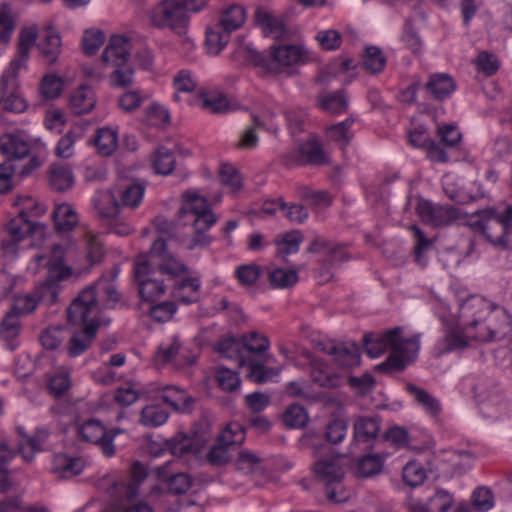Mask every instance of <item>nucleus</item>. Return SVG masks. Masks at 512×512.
I'll return each instance as SVG.
<instances>
[{"label": "nucleus", "instance_id": "052dcab7", "mask_svg": "<svg viewBox=\"0 0 512 512\" xmlns=\"http://www.w3.org/2000/svg\"><path fill=\"white\" fill-rule=\"evenodd\" d=\"M116 69L110 75V83L116 88H127L133 84L134 71L127 64L124 66H114Z\"/></svg>", "mask_w": 512, "mask_h": 512}, {"label": "nucleus", "instance_id": "72a5a7b5", "mask_svg": "<svg viewBox=\"0 0 512 512\" xmlns=\"http://www.w3.org/2000/svg\"><path fill=\"white\" fill-rule=\"evenodd\" d=\"M0 150L13 162L14 159L25 158L30 152V147L27 142L16 136L4 135L0 138Z\"/></svg>", "mask_w": 512, "mask_h": 512}, {"label": "nucleus", "instance_id": "e2e57ef3", "mask_svg": "<svg viewBox=\"0 0 512 512\" xmlns=\"http://www.w3.org/2000/svg\"><path fill=\"white\" fill-rule=\"evenodd\" d=\"M353 122V118H347L342 122L332 125L328 130L331 139L341 143L343 146H347L353 136L350 131Z\"/></svg>", "mask_w": 512, "mask_h": 512}, {"label": "nucleus", "instance_id": "58836bf2", "mask_svg": "<svg viewBox=\"0 0 512 512\" xmlns=\"http://www.w3.org/2000/svg\"><path fill=\"white\" fill-rule=\"evenodd\" d=\"M379 430L377 418L361 417L354 423V437L357 441L368 442L378 435Z\"/></svg>", "mask_w": 512, "mask_h": 512}, {"label": "nucleus", "instance_id": "6ab92c4d", "mask_svg": "<svg viewBox=\"0 0 512 512\" xmlns=\"http://www.w3.org/2000/svg\"><path fill=\"white\" fill-rule=\"evenodd\" d=\"M38 36L36 26L24 27L18 37L17 56L11 61L7 69L18 71L29 58V51L35 45Z\"/></svg>", "mask_w": 512, "mask_h": 512}, {"label": "nucleus", "instance_id": "a19ab883", "mask_svg": "<svg viewBox=\"0 0 512 512\" xmlns=\"http://www.w3.org/2000/svg\"><path fill=\"white\" fill-rule=\"evenodd\" d=\"M267 358L247 355L244 366L248 367V378L256 383H264L269 379L268 370L265 369Z\"/></svg>", "mask_w": 512, "mask_h": 512}, {"label": "nucleus", "instance_id": "9b49d317", "mask_svg": "<svg viewBox=\"0 0 512 512\" xmlns=\"http://www.w3.org/2000/svg\"><path fill=\"white\" fill-rule=\"evenodd\" d=\"M147 256L151 259L157 274L167 275L174 282L189 274V268L182 260L166 253V242L162 238L154 241Z\"/></svg>", "mask_w": 512, "mask_h": 512}, {"label": "nucleus", "instance_id": "dca6fc26", "mask_svg": "<svg viewBox=\"0 0 512 512\" xmlns=\"http://www.w3.org/2000/svg\"><path fill=\"white\" fill-rule=\"evenodd\" d=\"M307 252L323 253L325 265L332 267L338 266L350 258L344 245L329 241L323 237H316L307 248Z\"/></svg>", "mask_w": 512, "mask_h": 512}, {"label": "nucleus", "instance_id": "2eb2a0df", "mask_svg": "<svg viewBox=\"0 0 512 512\" xmlns=\"http://www.w3.org/2000/svg\"><path fill=\"white\" fill-rule=\"evenodd\" d=\"M508 324V319L503 309H496L487 318L481 320L476 329V332L467 330L471 339L477 341H494L502 337L506 331L505 327Z\"/></svg>", "mask_w": 512, "mask_h": 512}, {"label": "nucleus", "instance_id": "09e8293b", "mask_svg": "<svg viewBox=\"0 0 512 512\" xmlns=\"http://www.w3.org/2000/svg\"><path fill=\"white\" fill-rule=\"evenodd\" d=\"M385 64L386 58L380 48L376 46L366 48L363 66L368 72L377 74L384 69Z\"/></svg>", "mask_w": 512, "mask_h": 512}, {"label": "nucleus", "instance_id": "c756f323", "mask_svg": "<svg viewBox=\"0 0 512 512\" xmlns=\"http://www.w3.org/2000/svg\"><path fill=\"white\" fill-rule=\"evenodd\" d=\"M255 20L267 36L279 39L286 34L283 20L272 16L265 10L258 9L255 13Z\"/></svg>", "mask_w": 512, "mask_h": 512}, {"label": "nucleus", "instance_id": "0e129e2a", "mask_svg": "<svg viewBox=\"0 0 512 512\" xmlns=\"http://www.w3.org/2000/svg\"><path fill=\"white\" fill-rule=\"evenodd\" d=\"M402 477L407 485L416 487L424 482L426 473L423 467L417 462H409L403 468Z\"/></svg>", "mask_w": 512, "mask_h": 512}, {"label": "nucleus", "instance_id": "a18cd8bd", "mask_svg": "<svg viewBox=\"0 0 512 512\" xmlns=\"http://www.w3.org/2000/svg\"><path fill=\"white\" fill-rule=\"evenodd\" d=\"M77 434L84 441L95 444L104 438L106 430L98 420L90 419L77 428Z\"/></svg>", "mask_w": 512, "mask_h": 512}, {"label": "nucleus", "instance_id": "5fc2aeb1", "mask_svg": "<svg viewBox=\"0 0 512 512\" xmlns=\"http://www.w3.org/2000/svg\"><path fill=\"white\" fill-rule=\"evenodd\" d=\"M17 313L14 311H8L0 324V337L9 341L18 336L20 331V322Z\"/></svg>", "mask_w": 512, "mask_h": 512}, {"label": "nucleus", "instance_id": "79ce46f5", "mask_svg": "<svg viewBox=\"0 0 512 512\" xmlns=\"http://www.w3.org/2000/svg\"><path fill=\"white\" fill-rule=\"evenodd\" d=\"M252 120L253 125L246 127L241 132L239 140L237 142L238 148L252 149L257 146L259 138L256 133V129L265 128V122L260 118V116L255 114L252 115Z\"/></svg>", "mask_w": 512, "mask_h": 512}, {"label": "nucleus", "instance_id": "a878e982", "mask_svg": "<svg viewBox=\"0 0 512 512\" xmlns=\"http://www.w3.org/2000/svg\"><path fill=\"white\" fill-rule=\"evenodd\" d=\"M95 104V93L92 88L87 85H82L76 89L70 98V108L76 115L91 112Z\"/></svg>", "mask_w": 512, "mask_h": 512}, {"label": "nucleus", "instance_id": "f257e3e1", "mask_svg": "<svg viewBox=\"0 0 512 512\" xmlns=\"http://www.w3.org/2000/svg\"><path fill=\"white\" fill-rule=\"evenodd\" d=\"M100 277L93 284L81 290L67 308L68 323L81 326L74 332L68 342L69 356L76 357L84 353L96 336L99 322L98 313L101 309H111L120 300L114 278Z\"/></svg>", "mask_w": 512, "mask_h": 512}, {"label": "nucleus", "instance_id": "ea45409f", "mask_svg": "<svg viewBox=\"0 0 512 512\" xmlns=\"http://www.w3.org/2000/svg\"><path fill=\"white\" fill-rule=\"evenodd\" d=\"M179 213L180 216L194 217L212 213V211L204 197L188 193Z\"/></svg>", "mask_w": 512, "mask_h": 512}, {"label": "nucleus", "instance_id": "49530a36", "mask_svg": "<svg viewBox=\"0 0 512 512\" xmlns=\"http://www.w3.org/2000/svg\"><path fill=\"white\" fill-rule=\"evenodd\" d=\"M95 146L101 155H111L117 147L116 133L110 128L99 129L95 137Z\"/></svg>", "mask_w": 512, "mask_h": 512}, {"label": "nucleus", "instance_id": "39448f33", "mask_svg": "<svg viewBox=\"0 0 512 512\" xmlns=\"http://www.w3.org/2000/svg\"><path fill=\"white\" fill-rule=\"evenodd\" d=\"M246 58L255 66L263 68L267 72L278 73L282 66L303 64L308 61V52L297 45H280L270 48L269 56H266L250 46L244 48Z\"/></svg>", "mask_w": 512, "mask_h": 512}, {"label": "nucleus", "instance_id": "864d4df0", "mask_svg": "<svg viewBox=\"0 0 512 512\" xmlns=\"http://www.w3.org/2000/svg\"><path fill=\"white\" fill-rule=\"evenodd\" d=\"M303 240V236L299 231H293L284 235L281 240H277L278 254L285 258L290 254L298 252L299 245Z\"/></svg>", "mask_w": 512, "mask_h": 512}, {"label": "nucleus", "instance_id": "338daca9", "mask_svg": "<svg viewBox=\"0 0 512 512\" xmlns=\"http://www.w3.org/2000/svg\"><path fill=\"white\" fill-rule=\"evenodd\" d=\"M382 469V460L377 455H366L362 457L357 466V472L362 477H371L378 474Z\"/></svg>", "mask_w": 512, "mask_h": 512}, {"label": "nucleus", "instance_id": "4c0bfd02", "mask_svg": "<svg viewBox=\"0 0 512 512\" xmlns=\"http://www.w3.org/2000/svg\"><path fill=\"white\" fill-rule=\"evenodd\" d=\"M162 399L165 403L172 406L174 410L181 412L188 411L194 402L192 397L177 387H166L162 394Z\"/></svg>", "mask_w": 512, "mask_h": 512}, {"label": "nucleus", "instance_id": "13d9d810", "mask_svg": "<svg viewBox=\"0 0 512 512\" xmlns=\"http://www.w3.org/2000/svg\"><path fill=\"white\" fill-rule=\"evenodd\" d=\"M105 34L99 29H87L82 38V48L86 55H94L104 43Z\"/></svg>", "mask_w": 512, "mask_h": 512}, {"label": "nucleus", "instance_id": "c03bdc74", "mask_svg": "<svg viewBox=\"0 0 512 512\" xmlns=\"http://www.w3.org/2000/svg\"><path fill=\"white\" fill-rule=\"evenodd\" d=\"M322 110L330 114H340L348 107L347 97L342 92H334L323 95L319 100Z\"/></svg>", "mask_w": 512, "mask_h": 512}, {"label": "nucleus", "instance_id": "5701e85b", "mask_svg": "<svg viewBox=\"0 0 512 512\" xmlns=\"http://www.w3.org/2000/svg\"><path fill=\"white\" fill-rule=\"evenodd\" d=\"M424 88L435 100L443 101L455 91L456 84L449 74L436 73L430 76Z\"/></svg>", "mask_w": 512, "mask_h": 512}, {"label": "nucleus", "instance_id": "20e7f679", "mask_svg": "<svg viewBox=\"0 0 512 512\" xmlns=\"http://www.w3.org/2000/svg\"><path fill=\"white\" fill-rule=\"evenodd\" d=\"M65 250L60 244H54L48 255L41 254L35 257L39 265L47 267L46 280L35 291L37 301L51 305L57 302L59 282L72 274V269L63 264Z\"/></svg>", "mask_w": 512, "mask_h": 512}, {"label": "nucleus", "instance_id": "2f4dec72", "mask_svg": "<svg viewBox=\"0 0 512 512\" xmlns=\"http://www.w3.org/2000/svg\"><path fill=\"white\" fill-rule=\"evenodd\" d=\"M409 394L415 399V401L422 406L427 414L431 417L436 418L439 416L442 408L438 399L428 393L426 390L414 385L407 384L406 386Z\"/></svg>", "mask_w": 512, "mask_h": 512}, {"label": "nucleus", "instance_id": "cd10ccee", "mask_svg": "<svg viewBox=\"0 0 512 512\" xmlns=\"http://www.w3.org/2000/svg\"><path fill=\"white\" fill-rule=\"evenodd\" d=\"M74 183L72 170L68 165L54 163L49 169V186L57 192H64Z\"/></svg>", "mask_w": 512, "mask_h": 512}, {"label": "nucleus", "instance_id": "c9c22d12", "mask_svg": "<svg viewBox=\"0 0 512 512\" xmlns=\"http://www.w3.org/2000/svg\"><path fill=\"white\" fill-rule=\"evenodd\" d=\"M243 353L255 357H265L263 354L269 349V340L257 332L245 334L240 339Z\"/></svg>", "mask_w": 512, "mask_h": 512}, {"label": "nucleus", "instance_id": "423d86ee", "mask_svg": "<svg viewBox=\"0 0 512 512\" xmlns=\"http://www.w3.org/2000/svg\"><path fill=\"white\" fill-rule=\"evenodd\" d=\"M246 13L242 6L233 4L224 9L214 25L207 28L206 45L208 52L219 54L230 40V34L245 22Z\"/></svg>", "mask_w": 512, "mask_h": 512}, {"label": "nucleus", "instance_id": "e433bc0d", "mask_svg": "<svg viewBox=\"0 0 512 512\" xmlns=\"http://www.w3.org/2000/svg\"><path fill=\"white\" fill-rule=\"evenodd\" d=\"M54 469L62 477H72L82 472L84 462L80 457H70L66 454H57L54 458Z\"/></svg>", "mask_w": 512, "mask_h": 512}, {"label": "nucleus", "instance_id": "aec40b11", "mask_svg": "<svg viewBox=\"0 0 512 512\" xmlns=\"http://www.w3.org/2000/svg\"><path fill=\"white\" fill-rule=\"evenodd\" d=\"M469 333L464 326L457 322L455 327L449 328L445 337L437 345V354L440 356L456 350H462L469 344Z\"/></svg>", "mask_w": 512, "mask_h": 512}, {"label": "nucleus", "instance_id": "774afa93", "mask_svg": "<svg viewBox=\"0 0 512 512\" xmlns=\"http://www.w3.org/2000/svg\"><path fill=\"white\" fill-rule=\"evenodd\" d=\"M219 386L225 391H235L239 388L241 380L238 373L225 367H220L216 375Z\"/></svg>", "mask_w": 512, "mask_h": 512}, {"label": "nucleus", "instance_id": "0eeeda50", "mask_svg": "<svg viewBox=\"0 0 512 512\" xmlns=\"http://www.w3.org/2000/svg\"><path fill=\"white\" fill-rule=\"evenodd\" d=\"M511 222L512 205H506L504 208L492 207L481 211L479 219L472 226L492 246L500 248L506 228Z\"/></svg>", "mask_w": 512, "mask_h": 512}, {"label": "nucleus", "instance_id": "680f3d73", "mask_svg": "<svg viewBox=\"0 0 512 512\" xmlns=\"http://www.w3.org/2000/svg\"><path fill=\"white\" fill-rule=\"evenodd\" d=\"M149 308V315L157 322H167L177 311L175 301H165L158 304H153Z\"/></svg>", "mask_w": 512, "mask_h": 512}, {"label": "nucleus", "instance_id": "393cba45", "mask_svg": "<svg viewBox=\"0 0 512 512\" xmlns=\"http://www.w3.org/2000/svg\"><path fill=\"white\" fill-rule=\"evenodd\" d=\"M17 431L22 437L18 443V452L25 461L29 462L33 459L34 454L41 450V445L46 440L48 433L46 430H38L34 436H28L21 427L17 428Z\"/></svg>", "mask_w": 512, "mask_h": 512}, {"label": "nucleus", "instance_id": "4468645a", "mask_svg": "<svg viewBox=\"0 0 512 512\" xmlns=\"http://www.w3.org/2000/svg\"><path fill=\"white\" fill-rule=\"evenodd\" d=\"M416 212L423 222L434 227L446 226L459 218V210L450 205H434L421 199Z\"/></svg>", "mask_w": 512, "mask_h": 512}, {"label": "nucleus", "instance_id": "6e6552de", "mask_svg": "<svg viewBox=\"0 0 512 512\" xmlns=\"http://www.w3.org/2000/svg\"><path fill=\"white\" fill-rule=\"evenodd\" d=\"M149 20L157 28H168L178 35H184L190 16L180 0H161L150 10Z\"/></svg>", "mask_w": 512, "mask_h": 512}, {"label": "nucleus", "instance_id": "7c9ffc66", "mask_svg": "<svg viewBox=\"0 0 512 512\" xmlns=\"http://www.w3.org/2000/svg\"><path fill=\"white\" fill-rule=\"evenodd\" d=\"M216 352L223 358L237 362L238 367H243L247 355L243 353L241 341L234 337H224L215 346Z\"/></svg>", "mask_w": 512, "mask_h": 512}, {"label": "nucleus", "instance_id": "1a4fd4ad", "mask_svg": "<svg viewBox=\"0 0 512 512\" xmlns=\"http://www.w3.org/2000/svg\"><path fill=\"white\" fill-rule=\"evenodd\" d=\"M151 259L147 255H139L134 264V282L142 301L155 303L166 291L163 280L157 277Z\"/></svg>", "mask_w": 512, "mask_h": 512}, {"label": "nucleus", "instance_id": "a211bd4d", "mask_svg": "<svg viewBox=\"0 0 512 512\" xmlns=\"http://www.w3.org/2000/svg\"><path fill=\"white\" fill-rule=\"evenodd\" d=\"M201 282L197 277H183L174 282L171 295L176 302L189 305L199 301Z\"/></svg>", "mask_w": 512, "mask_h": 512}, {"label": "nucleus", "instance_id": "4be33fe9", "mask_svg": "<svg viewBox=\"0 0 512 512\" xmlns=\"http://www.w3.org/2000/svg\"><path fill=\"white\" fill-rule=\"evenodd\" d=\"M326 352L333 356L335 363L343 368H351L360 364L359 348L354 342L332 345Z\"/></svg>", "mask_w": 512, "mask_h": 512}, {"label": "nucleus", "instance_id": "ddd939ff", "mask_svg": "<svg viewBox=\"0 0 512 512\" xmlns=\"http://www.w3.org/2000/svg\"><path fill=\"white\" fill-rule=\"evenodd\" d=\"M18 71L6 69L0 79V107L8 112L21 113L26 103L18 94Z\"/></svg>", "mask_w": 512, "mask_h": 512}, {"label": "nucleus", "instance_id": "f704fd0d", "mask_svg": "<svg viewBox=\"0 0 512 512\" xmlns=\"http://www.w3.org/2000/svg\"><path fill=\"white\" fill-rule=\"evenodd\" d=\"M299 163L302 165H322L327 161L321 145L316 141L302 143L299 148Z\"/></svg>", "mask_w": 512, "mask_h": 512}, {"label": "nucleus", "instance_id": "603ef678", "mask_svg": "<svg viewBox=\"0 0 512 512\" xmlns=\"http://www.w3.org/2000/svg\"><path fill=\"white\" fill-rule=\"evenodd\" d=\"M315 39L324 51L337 50L342 43L341 33L335 29L320 30L317 32Z\"/></svg>", "mask_w": 512, "mask_h": 512}, {"label": "nucleus", "instance_id": "bb28decb", "mask_svg": "<svg viewBox=\"0 0 512 512\" xmlns=\"http://www.w3.org/2000/svg\"><path fill=\"white\" fill-rule=\"evenodd\" d=\"M39 49L47 64H54L61 52V38L57 31L50 25L46 27L45 35L39 44Z\"/></svg>", "mask_w": 512, "mask_h": 512}, {"label": "nucleus", "instance_id": "f8f14e48", "mask_svg": "<svg viewBox=\"0 0 512 512\" xmlns=\"http://www.w3.org/2000/svg\"><path fill=\"white\" fill-rule=\"evenodd\" d=\"M497 307H493L489 302L480 296H470L459 304L458 323L466 330H473L481 320L487 318Z\"/></svg>", "mask_w": 512, "mask_h": 512}, {"label": "nucleus", "instance_id": "bf43d9fd", "mask_svg": "<svg viewBox=\"0 0 512 512\" xmlns=\"http://www.w3.org/2000/svg\"><path fill=\"white\" fill-rule=\"evenodd\" d=\"M283 421L291 428H302L308 421V414L302 406L292 404L286 409Z\"/></svg>", "mask_w": 512, "mask_h": 512}, {"label": "nucleus", "instance_id": "7ed1b4c3", "mask_svg": "<svg viewBox=\"0 0 512 512\" xmlns=\"http://www.w3.org/2000/svg\"><path fill=\"white\" fill-rule=\"evenodd\" d=\"M145 187L140 183L122 180L111 189L98 192L94 207L105 219L116 220L122 209L137 208L144 197Z\"/></svg>", "mask_w": 512, "mask_h": 512}, {"label": "nucleus", "instance_id": "8fccbe9b", "mask_svg": "<svg viewBox=\"0 0 512 512\" xmlns=\"http://www.w3.org/2000/svg\"><path fill=\"white\" fill-rule=\"evenodd\" d=\"M63 87L64 81L61 77L49 74L43 77L39 90L43 98L54 99L60 96Z\"/></svg>", "mask_w": 512, "mask_h": 512}, {"label": "nucleus", "instance_id": "69168bd1", "mask_svg": "<svg viewBox=\"0 0 512 512\" xmlns=\"http://www.w3.org/2000/svg\"><path fill=\"white\" fill-rule=\"evenodd\" d=\"M16 28V23L7 6L0 9V44L7 45Z\"/></svg>", "mask_w": 512, "mask_h": 512}, {"label": "nucleus", "instance_id": "de8ad7c7", "mask_svg": "<svg viewBox=\"0 0 512 512\" xmlns=\"http://www.w3.org/2000/svg\"><path fill=\"white\" fill-rule=\"evenodd\" d=\"M311 378L314 383L325 388H334L340 383V379L337 375L330 373L317 361L312 363Z\"/></svg>", "mask_w": 512, "mask_h": 512}, {"label": "nucleus", "instance_id": "412c9836", "mask_svg": "<svg viewBox=\"0 0 512 512\" xmlns=\"http://www.w3.org/2000/svg\"><path fill=\"white\" fill-rule=\"evenodd\" d=\"M194 227V237L188 245L189 250L196 247L205 248L210 245L212 238L205 232L217 222V217L213 213L190 217Z\"/></svg>", "mask_w": 512, "mask_h": 512}, {"label": "nucleus", "instance_id": "f03ea898", "mask_svg": "<svg viewBox=\"0 0 512 512\" xmlns=\"http://www.w3.org/2000/svg\"><path fill=\"white\" fill-rule=\"evenodd\" d=\"M365 352L371 358H377L389 350L387 359L377 365L379 371H401L417 356L420 345L419 337L404 338L399 327L386 331L381 335L366 334L363 338Z\"/></svg>", "mask_w": 512, "mask_h": 512}, {"label": "nucleus", "instance_id": "b1692460", "mask_svg": "<svg viewBox=\"0 0 512 512\" xmlns=\"http://www.w3.org/2000/svg\"><path fill=\"white\" fill-rule=\"evenodd\" d=\"M44 228V225L29 220L27 213L24 211H21L17 217L11 219L6 226L10 237L19 240H22L29 234L37 233L38 231L42 234Z\"/></svg>", "mask_w": 512, "mask_h": 512}, {"label": "nucleus", "instance_id": "9d476101", "mask_svg": "<svg viewBox=\"0 0 512 512\" xmlns=\"http://www.w3.org/2000/svg\"><path fill=\"white\" fill-rule=\"evenodd\" d=\"M315 477L326 486V496L334 503L347 499V494L341 487L344 470L336 459H320L314 464Z\"/></svg>", "mask_w": 512, "mask_h": 512}, {"label": "nucleus", "instance_id": "473e14b6", "mask_svg": "<svg viewBox=\"0 0 512 512\" xmlns=\"http://www.w3.org/2000/svg\"><path fill=\"white\" fill-rule=\"evenodd\" d=\"M52 217L55 228L59 232H68L78 223V216L71 205L67 203L56 205Z\"/></svg>", "mask_w": 512, "mask_h": 512}, {"label": "nucleus", "instance_id": "37998d69", "mask_svg": "<svg viewBox=\"0 0 512 512\" xmlns=\"http://www.w3.org/2000/svg\"><path fill=\"white\" fill-rule=\"evenodd\" d=\"M167 411L159 405H149L142 409L140 423L148 427L163 425L168 419Z\"/></svg>", "mask_w": 512, "mask_h": 512}, {"label": "nucleus", "instance_id": "f3484780", "mask_svg": "<svg viewBox=\"0 0 512 512\" xmlns=\"http://www.w3.org/2000/svg\"><path fill=\"white\" fill-rule=\"evenodd\" d=\"M132 48L131 40L124 35H112L102 53L101 59L106 64L124 66L128 63Z\"/></svg>", "mask_w": 512, "mask_h": 512}, {"label": "nucleus", "instance_id": "4d7b16f0", "mask_svg": "<svg viewBox=\"0 0 512 512\" xmlns=\"http://www.w3.org/2000/svg\"><path fill=\"white\" fill-rule=\"evenodd\" d=\"M269 280L275 288H288L297 283L298 274L295 270L279 268L270 272Z\"/></svg>", "mask_w": 512, "mask_h": 512}, {"label": "nucleus", "instance_id": "6e6d98bb", "mask_svg": "<svg viewBox=\"0 0 512 512\" xmlns=\"http://www.w3.org/2000/svg\"><path fill=\"white\" fill-rule=\"evenodd\" d=\"M66 338V329L60 326L49 327L40 335L41 344L49 350L58 348Z\"/></svg>", "mask_w": 512, "mask_h": 512}, {"label": "nucleus", "instance_id": "3c124183", "mask_svg": "<svg viewBox=\"0 0 512 512\" xmlns=\"http://www.w3.org/2000/svg\"><path fill=\"white\" fill-rule=\"evenodd\" d=\"M175 165V159L171 151L166 147H160L153 160V168L156 173L161 175H169Z\"/></svg>", "mask_w": 512, "mask_h": 512}, {"label": "nucleus", "instance_id": "c85d7f7f", "mask_svg": "<svg viewBox=\"0 0 512 512\" xmlns=\"http://www.w3.org/2000/svg\"><path fill=\"white\" fill-rule=\"evenodd\" d=\"M204 439L194 438L191 439L185 434H178L175 437L166 441V446L170 452L175 456H184L188 453H197L200 451Z\"/></svg>", "mask_w": 512, "mask_h": 512}]
</instances>
